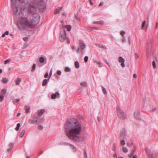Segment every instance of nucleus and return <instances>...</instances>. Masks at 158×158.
<instances>
[{"mask_svg":"<svg viewBox=\"0 0 158 158\" xmlns=\"http://www.w3.org/2000/svg\"><path fill=\"white\" fill-rule=\"evenodd\" d=\"M117 114L119 118L122 119L126 118L127 116L123 110L118 108L117 109Z\"/></svg>","mask_w":158,"mask_h":158,"instance_id":"5","label":"nucleus"},{"mask_svg":"<svg viewBox=\"0 0 158 158\" xmlns=\"http://www.w3.org/2000/svg\"><path fill=\"white\" fill-rule=\"evenodd\" d=\"M135 148H134V149H133L132 150L131 152V154L129 155V157L131 158V156L133 155L134 152H135Z\"/></svg>","mask_w":158,"mask_h":158,"instance_id":"25","label":"nucleus"},{"mask_svg":"<svg viewBox=\"0 0 158 158\" xmlns=\"http://www.w3.org/2000/svg\"><path fill=\"white\" fill-rule=\"evenodd\" d=\"M98 121L99 122L100 121V118L99 117H98Z\"/></svg>","mask_w":158,"mask_h":158,"instance_id":"63","label":"nucleus"},{"mask_svg":"<svg viewBox=\"0 0 158 158\" xmlns=\"http://www.w3.org/2000/svg\"><path fill=\"white\" fill-rule=\"evenodd\" d=\"M25 132L26 131L25 130H23L19 135V137L21 138L23 137V136Z\"/></svg>","mask_w":158,"mask_h":158,"instance_id":"23","label":"nucleus"},{"mask_svg":"<svg viewBox=\"0 0 158 158\" xmlns=\"http://www.w3.org/2000/svg\"><path fill=\"white\" fill-rule=\"evenodd\" d=\"M139 111H137V112H135L134 113V118L136 119H139Z\"/></svg>","mask_w":158,"mask_h":158,"instance_id":"14","label":"nucleus"},{"mask_svg":"<svg viewBox=\"0 0 158 158\" xmlns=\"http://www.w3.org/2000/svg\"><path fill=\"white\" fill-rule=\"evenodd\" d=\"M13 143H10L9 145V146L10 148H8L7 149V151L9 152L12 149V148L13 147Z\"/></svg>","mask_w":158,"mask_h":158,"instance_id":"20","label":"nucleus"},{"mask_svg":"<svg viewBox=\"0 0 158 158\" xmlns=\"http://www.w3.org/2000/svg\"><path fill=\"white\" fill-rule=\"evenodd\" d=\"M10 60V59H7L5 60L4 62V63L5 64H6L7 62H9Z\"/></svg>","mask_w":158,"mask_h":158,"instance_id":"48","label":"nucleus"},{"mask_svg":"<svg viewBox=\"0 0 158 158\" xmlns=\"http://www.w3.org/2000/svg\"><path fill=\"white\" fill-rule=\"evenodd\" d=\"M48 73H46L44 75V77L47 78L48 77Z\"/></svg>","mask_w":158,"mask_h":158,"instance_id":"54","label":"nucleus"},{"mask_svg":"<svg viewBox=\"0 0 158 158\" xmlns=\"http://www.w3.org/2000/svg\"><path fill=\"white\" fill-rule=\"evenodd\" d=\"M21 79L20 78H18L15 80V83L17 85H19L20 84V82L21 81Z\"/></svg>","mask_w":158,"mask_h":158,"instance_id":"22","label":"nucleus"},{"mask_svg":"<svg viewBox=\"0 0 158 158\" xmlns=\"http://www.w3.org/2000/svg\"><path fill=\"white\" fill-rule=\"evenodd\" d=\"M99 47L102 48H104L106 49H107V48H106L103 45H101L99 46Z\"/></svg>","mask_w":158,"mask_h":158,"instance_id":"46","label":"nucleus"},{"mask_svg":"<svg viewBox=\"0 0 158 158\" xmlns=\"http://www.w3.org/2000/svg\"><path fill=\"white\" fill-rule=\"evenodd\" d=\"M80 46L81 49V54L83 55L84 52V49L86 48L85 44L83 43H81L80 44Z\"/></svg>","mask_w":158,"mask_h":158,"instance_id":"11","label":"nucleus"},{"mask_svg":"<svg viewBox=\"0 0 158 158\" xmlns=\"http://www.w3.org/2000/svg\"><path fill=\"white\" fill-rule=\"evenodd\" d=\"M30 107L29 106L26 105L25 106L24 109L25 110V112L26 114H27L30 112Z\"/></svg>","mask_w":158,"mask_h":158,"instance_id":"16","label":"nucleus"},{"mask_svg":"<svg viewBox=\"0 0 158 158\" xmlns=\"http://www.w3.org/2000/svg\"><path fill=\"white\" fill-rule=\"evenodd\" d=\"M52 69H51V70L50 71V73H49V75L50 76H51L52 75Z\"/></svg>","mask_w":158,"mask_h":158,"instance_id":"62","label":"nucleus"},{"mask_svg":"<svg viewBox=\"0 0 158 158\" xmlns=\"http://www.w3.org/2000/svg\"><path fill=\"white\" fill-rule=\"evenodd\" d=\"M133 144V143L132 142H131L130 143H127V145L129 147H130L131 146H132Z\"/></svg>","mask_w":158,"mask_h":158,"instance_id":"45","label":"nucleus"},{"mask_svg":"<svg viewBox=\"0 0 158 158\" xmlns=\"http://www.w3.org/2000/svg\"><path fill=\"white\" fill-rule=\"evenodd\" d=\"M133 77L134 78H137V76L135 74H134L133 75Z\"/></svg>","mask_w":158,"mask_h":158,"instance_id":"64","label":"nucleus"},{"mask_svg":"<svg viewBox=\"0 0 158 158\" xmlns=\"http://www.w3.org/2000/svg\"><path fill=\"white\" fill-rule=\"evenodd\" d=\"M65 142H62L60 143H59V145H65Z\"/></svg>","mask_w":158,"mask_h":158,"instance_id":"53","label":"nucleus"},{"mask_svg":"<svg viewBox=\"0 0 158 158\" xmlns=\"http://www.w3.org/2000/svg\"><path fill=\"white\" fill-rule=\"evenodd\" d=\"M60 97L59 94L57 92H56L55 94H52L51 95V98L52 99H55L56 98H59Z\"/></svg>","mask_w":158,"mask_h":158,"instance_id":"12","label":"nucleus"},{"mask_svg":"<svg viewBox=\"0 0 158 158\" xmlns=\"http://www.w3.org/2000/svg\"><path fill=\"white\" fill-rule=\"evenodd\" d=\"M57 73L58 75H61V72L60 70H58L57 71Z\"/></svg>","mask_w":158,"mask_h":158,"instance_id":"55","label":"nucleus"},{"mask_svg":"<svg viewBox=\"0 0 158 158\" xmlns=\"http://www.w3.org/2000/svg\"><path fill=\"white\" fill-rule=\"evenodd\" d=\"M115 143H114L112 146V150L113 151H115Z\"/></svg>","mask_w":158,"mask_h":158,"instance_id":"40","label":"nucleus"},{"mask_svg":"<svg viewBox=\"0 0 158 158\" xmlns=\"http://www.w3.org/2000/svg\"><path fill=\"white\" fill-rule=\"evenodd\" d=\"M6 89H3L1 90V91L0 95L4 96L5 94L6 93Z\"/></svg>","mask_w":158,"mask_h":158,"instance_id":"18","label":"nucleus"},{"mask_svg":"<svg viewBox=\"0 0 158 158\" xmlns=\"http://www.w3.org/2000/svg\"><path fill=\"white\" fill-rule=\"evenodd\" d=\"M125 33V31H122L120 32V34L122 36H123L124 35Z\"/></svg>","mask_w":158,"mask_h":158,"instance_id":"44","label":"nucleus"},{"mask_svg":"<svg viewBox=\"0 0 158 158\" xmlns=\"http://www.w3.org/2000/svg\"><path fill=\"white\" fill-rule=\"evenodd\" d=\"M80 85L82 86H86L87 85V82L86 81L82 82L80 83Z\"/></svg>","mask_w":158,"mask_h":158,"instance_id":"30","label":"nucleus"},{"mask_svg":"<svg viewBox=\"0 0 158 158\" xmlns=\"http://www.w3.org/2000/svg\"><path fill=\"white\" fill-rule=\"evenodd\" d=\"M74 64L76 68H78L79 67V64L77 61H76L74 63Z\"/></svg>","mask_w":158,"mask_h":158,"instance_id":"26","label":"nucleus"},{"mask_svg":"<svg viewBox=\"0 0 158 158\" xmlns=\"http://www.w3.org/2000/svg\"><path fill=\"white\" fill-rule=\"evenodd\" d=\"M94 62H95L97 64H99V67H101V63H100V62L97 61L96 60H94Z\"/></svg>","mask_w":158,"mask_h":158,"instance_id":"43","label":"nucleus"},{"mask_svg":"<svg viewBox=\"0 0 158 158\" xmlns=\"http://www.w3.org/2000/svg\"><path fill=\"white\" fill-rule=\"evenodd\" d=\"M38 5L40 12H44L45 11L46 5L44 1L43 0L40 1L38 3Z\"/></svg>","mask_w":158,"mask_h":158,"instance_id":"6","label":"nucleus"},{"mask_svg":"<svg viewBox=\"0 0 158 158\" xmlns=\"http://www.w3.org/2000/svg\"><path fill=\"white\" fill-rule=\"evenodd\" d=\"M68 31H69L71 29V26L70 25H66L65 27Z\"/></svg>","mask_w":158,"mask_h":158,"instance_id":"29","label":"nucleus"},{"mask_svg":"<svg viewBox=\"0 0 158 158\" xmlns=\"http://www.w3.org/2000/svg\"><path fill=\"white\" fill-rule=\"evenodd\" d=\"M113 156L114 157H115L116 158H117V156L116 154H114L113 155Z\"/></svg>","mask_w":158,"mask_h":158,"instance_id":"60","label":"nucleus"},{"mask_svg":"<svg viewBox=\"0 0 158 158\" xmlns=\"http://www.w3.org/2000/svg\"><path fill=\"white\" fill-rule=\"evenodd\" d=\"M139 54L137 53H136L135 54V58H138L139 57Z\"/></svg>","mask_w":158,"mask_h":158,"instance_id":"49","label":"nucleus"},{"mask_svg":"<svg viewBox=\"0 0 158 158\" xmlns=\"http://www.w3.org/2000/svg\"><path fill=\"white\" fill-rule=\"evenodd\" d=\"M8 80L6 78H4L2 80V81L3 83H6L8 82Z\"/></svg>","mask_w":158,"mask_h":158,"instance_id":"27","label":"nucleus"},{"mask_svg":"<svg viewBox=\"0 0 158 158\" xmlns=\"http://www.w3.org/2000/svg\"><path fill=\"white\" fill-rule=\"evenodd\" d=\"M48 81L47 79H44L43 80L42 85L43 86H44L48 83Z\"/></svg>","mask_w":158,"mask_h":158,"instance_id":"24","label":"nucleus"},{"mask_svg":"<svg viewBox=\"0 0 158 158\" xmlns=\"http://www.w3.org/2000/svg\"><path fill=\"white\" fill-rule=\"evenodd\" d=\"M123 151L125 152H128V150L127 148L125 147H123Z\"/></svg>","mask_w":158,"mask_h":158,"instance_id":"35","label":"nucleus"},{"mask_svg":"<svg viewBox=\"0 0 158 158\" xmlns=\"http://www.w3.org/2000/svg\"><path fill=\"white\" fill-rule=\"evenodd\" d=\"M146 152L147 155L151 158H156V152L155 151L152 152L149 149L147 148Z\"/></svg>","mask_w":158,"mask_h":158,"instance_id":"7","label":"nucleus"},{"mask_svg":"<svg viewBox=\"0 0 158 158\" xmlns=\"http://www.w3.org/2000/svg\"><path fill=\"white\" fill-rule=\"evenodd\" d=\"M65 128L69 130L66 131V135L70 140L76 142L85 141V138L83 136H78L81 131V124L75 118L68 120L65 123Z\"/></svg>","mask_w":158,"mask_h":158,"instance_id":"2","label":"nucleus"},{"mask_svg":"<svg viewBox=\"0 0 158 158\" xmlns=\"http://www.w3.org/2000/svg\"><path fill=\"white\" fill-rule=\"evenodd\" d=\"M93 23L95 24H99L103 25L104 24V21H94L93 22Z\"/></svg>","mask_w":158,"mask_h":158,"instance_id":"19","label":"nucleus"},{"mask_svg":"<svg viewBox=\"0 0 158 158\" xmlns=\"http://www.w3.org/2000/svg\"><path fill=\"white\" fill-rule=\"evenodd\" d=\"M44 121V119L43 118H41L40 119V121L38 124L41 123Z\"/></svg>","mask_w":158,"mask_h":158,"instance_id":"50","label":"nucleus"},{"mask_svg":"<svg viewBox=\"0 0 158 158\" xmlns=\"http://www.w3.org/2000/svg\"><path fill=\"white\" fill-rule=\"evenodd\" d=\"M125 144V141L124 139H122L121 141V144L122 145H124Z\"/></svg>","mask_w":158,"mask_h":158,"instance_id":"37","label":"nucleus"},{"mask_svg":"<svg viewBox=\"0 0 158 158\" xmlns=\"http://www.w3.org/2000/svg\"><path fill=\"white\" fill-rule=\"evenodd\" d=\"M88 57L87 56H86L85 57L84 60L85 62H87L88 61Z\"/></svg>","mask_w":158,"mask_h":158,"instance_id":"42","label":"nucleus"},{"mask_svg":"<svg viewBox=\"0 0 158 158\" xmlns=\"http://www.w3.org/2000/svg\"><path fill=\"white\" fill-rule=\"evenodd\" d=\"M70 146L71 149L73 150V152H76L77 150V149L73 145L71 144H70Z\"/></svg>","mask_w":158,"mask_h":158,"instance_id":"21","label":"nucleus"},{"mask_svg":"<svg viewBox=\"0 0 158 158\" xmlns=\"http://www.w3.org/2000/svg\"><path fill=\"white\" fill-rule=\"evenodd\" d=\"M145 21H144L142 23V24L141 25V29H143V28L144 27V26L145 25Z\"/></svg>","mask_w":158,"mask_h":158,"instance_id":"39","label":"nucleus"},{"mask_svg":"<svg viewBox=\"0 0 158 158\" xmlns=\"http://www.w3.org/2000/svg\"><path fill=\"white\" fill-rule=\"evenodd\" d=\"M62 7L61 6L60 7H59L58 8L56 9L54 11V14H58L60 11L62 10Z\"/></svg>","mask_w":158,"mask_h":158,"instance_id":"17","label":"nucleus"},{"mask_svg":"<svg viewBox=\"0 0 158 158\" xmlns=\"http://www.w3.org/2000/svg\"><path fill=\"white\" fill-rule=\"evenodd\" d=\"M158 27V23L156 22V26L155 27L156 29H157Z\"/></svg>","mask_w":158,"mask_h":158,"instance_id":"59","label":"nucleus"},{"mask_svg":"<svg viewBox=\"0 0 158 158\" xmlns=\"http://www.w3.org/2000/svg\"><path fill=\"white\" fill-rule=\"evenodd\" d=\"M11 7L14 14L16 15H19L20 13L22 14L23 11L27 9L26 5L21 6L16 2V0H11Z\"/></svg>","mask_w":158,"mask_h":158,"instance_id":"3","label":"nucleus"},{"mask_svg":"<svg viewBox=\"0 0 158 158\" xmlns=\"http://www.w3.org/2000/svg\"><path fill=\"white\" fill-rule=\"evenodd\" d=\"M118 61L119 62H121V66L123 67H125L124 59L121 56H120L118 58Z\"/></svg>","mask_w":158,"mask_h":158,"instance_id":"10","label":"nucleus"},{"mask_svg":"<svg viewBox=\"0 0 158 158\" xmlns=\"http://www.w3.org/2000/svg\"><path fill=\"white\" fill-rule=\"evenodd\" d=\"M78 15H74V18L76 19H77Z\"/></svg>","mask_w":158,"mask_h":158,"instance_id":"61","label":"nucleus"},{"mask_svg":"<svg viewBox=\"0 0 158 158\" xmlns=\"http://www.w3.org/2000/svg\"><path fill=\"white\" fill-rule=\"evenodd\" d=\"M23 40L25 41H28V38L27 37H25L23 38Z\"/></svg>","mask_w":158,"mask_h":158,"instance_id":"47","label":"nucleus"},{"mask_svg":"<svg viewBox=\"0 0 158 158\" xmlns=\"http://www.w3.org/2000/svg\"><path fill=\"white\" fill-rule=\"evenodd\" d=\"M65 72H70L71 69L69 67H66L64 70Z\"/></svg>","mask_w":158,"mask_h":158,"instance_id":"34","label":"nucleus"},{"mask_svg":"<svg viewBox=\"0 0 158 158\" xmlns=\"http://www.w3.org/2000/svg\"><path fill=\"white\" fill-rule=\"evenodd\" d=\"M84 155L85 156V158H87L86 152L85 150L84 149Z\"/></svg>","mask_w":158,"mask_h":158,"instance_id":"38","label":"nucleus"},{"mask_svg":"<svg viewBox=\"0 0 158 158\" xmlns=\"http://www.w3.org/2000/svg\"><path fill=\"white\" fill-rule=\"evenodd\" d=\"M43 128V127L41 125H39L38 127V129L39 130H41Z\"/></svg>","mask_w":158,"mask_h":158,"instance_id":"51","label":"nucleus"},{"mask_svg":"<svg viewBox=\"0 0 158 158\" xmlns=\"http://www.w3.org/2000/svg\"><path fill=\"white\" fill-rule=\"evenodd\" d=\"M39 62L41 63L46 64V63L47 60L46 58L45 59L43 56H41L40 57L39 59Z\"/></svg>","mask_w":158,"mask_h":158,"instance_id":"13","label":"nucleus"},{"mask_svg":"<svg viewBox=\"0 0 158 158\" xmlns=\"http://www.w3.org/2000/svg\"><path fill=\"white\" fill-rule=\"evenodd\" d=\"M102 91L103 92V93H104V94L106 95L107 94V91H106V89H105V88L103 86H102Z\"/></svg>","mask_w":158,"mask_h":158,"instance_id":"28","label":"nucleus"},{"mask_svg":"<svg viewBox=\"0 0 158 158\" xmlns=\"http://www.w3.org/2000/svg\"><path fill=\"white\" fill-rule=\"evenodd\" d=\"M66 31L65 30L61 31L60 32V36L59 38V40L61 42H63L64 41L69 44L70 43V41L68 37L66 35Z\"/></svg>","mask_w":158,"mask_h":158,"instance_id":"4","label":"nucleus"},{"mask_svg":"<svg viewBox=\"0 0 158 158\" xmlns=\"http://www.w3.org/2000/svg\"><path fill=\"white\" fill-rule=\"evenodd\" d=\"M128 41L129 44V45H130L131 44V42H130V37H128Z\"/></svg>","mask_w":158,"mask_h":158,"instance_id":"57","label":"nucleus"},{"mask_svg":"<svg viewBox=\"0 0 158 158\" xmlns=\"http://www.w3.org/2000/svg\"><path fill=\"white\" fill-rule=\"evenodd\" d=\"M122 41L123 42H124L125 41V38L124 37L122 39Z\"/></svg>","mask_w":158,"mask_h":158,"instance_id":"56","label":"nucleus"},{"mask_svg":"<svg viewBox=\"0 0 158 158\" xmlns=\"http://www.w3.org/2000/svg\"><path fill=\"white\" fill-rule=\"evenodd\" d=\"M89 2L90 4L92 6H93L94 5V4L92 1V0H89Z\"/></svg>","mask_w":158,"mask_h":158,"instance_id":"52","label":"nucleus"},{"mask_svg":"<svg viewBox=\"0 0 158 158\" xmlns=\"http://www.w3.org/2000/svg\"><path fill=\"white\" fill-rule=\"evenodd\" d=\"M152 64L153 65V67L154 69H155L156 67V62L154 60L152 62Z\"/></svg>","mask_w":158,"mask_h":158,"instance_id":"33","label":"nucleus"},{"mask_svg":"<svg viewBox=\"0 0 158 158\" xmlns=\"http://www.w3.org/2000/svg\"><path fill=\"white\" fill-rule=\"evenodd\" d=\"M20 124L19 123H18L17 124V126L15 128V130L16 131H17L19 130V127H20Z\"/></svg>","mask_w":158,"mask_h":158,"instance_id":"31","label":"nucleus"},{"mask_svg":"<svg viewBox=\"0 0 158 158\" xmlns=\"http://www.w3.org/2000/svg\"><path fill=\"white\" fill-rule=\"evenodd\" d=\"M80 50V48H78L77 49V52L78 53H79V50Z\"/></svg>","mask_w":158,"mask_h":158,"instance_id":"58","label":"nucleus"},{"mask_svg":"<svg viewBox=\"0 0 158 158\" xmlns=\"http://www.w3.org/2000/svg\"><path fill=\"white\" fill-rule=\"evenodd\" d=\"M38 121V117L33 115L32 116V119H30L29 123L30 124H34Z\"/></svg>","mask_w":158,"mask_h":158,"instance_id":"9","label":"nucleus"},{"mask_svg":"<svg viewBox=\"0 0 158 158\" xmlns=\"http://www.w3.org/2000/svg\"><path fill=\"white\" fill-rule=\"evenodd\" d=\"M20 101L19 99H15L13 101V102L14 104L15 102H18Z\"/></svg>","mask_w":158,"mask_h":158,"instance_id":"36","label":"nucleus"},{"mask_svg":"<svg viewBox=\"0 0 158 158\" xmlns=\"http://www.w3.org/2000/svg\"><path fill=\"white\" fill-rule=\"evenodd\" d=\"M37 8L34 2L30 3L28 5V12L33 15L30 20L26 17H21L19 19L17 23L19 29L20 30H27L28 28H32L40 21L39 15L36 13Z\"/></svg>","mask_w":158,"mask_h":158,"instance_id":"1","label":"nucleus"},{"mask_svg":"<svg viewBox=\"0 0 158 158\" xmlns=\"http://www.w3.org/2000/svg\"><path fill=\"white\" fill-rule=\"evenodd\" d=\"M4 96L2 95H0V102H2L3 101Z\"/></svg>","mask_w":158,"mask_h":158,"instance_id":"41","label":"nucleus"},{"mask_svg":"<svg viewBox=\"0 0 158 158\" xmlns=\"http://www.w3.org/2000/svg\"><path fill=\"white\" fill-rule=\"evenodd\" d=\"M38 116L39 117L41 116L45 112V110L44 109H41L40 111H38Z\"/></svg>","mask_w":158,"mask_h":158,"instance_id":"15","label":"nucleus"},{"mask_svg":"<svg viewBox=\"0 0 158 158\" xmlns=\"http://www.w3.org/2000/svg\"><path fill=\"white\" fill-rule=\"evenodd\" d=\"M126 132L125 128H123L121 130L120 132V137L123 139H125L126 138Z\"/></svg>","mask_w":158,"mask_h":158,"instance_id":"8","label":"nucleus"},{"mask_svg":"<svg viewBox=\"0 0 158 158\" xmlns=\"http://www.w3.org/2000/svg\"><path fill=\"white\" fill-rule=\"evenodd\" d=\"M36 68V64H33L32 66V67L31 69V71L32 72L35 71V69Z\"/></svg>","mask_w":158,"mask_h":158,"instance_id":"32","label":"nucleus"}]
</instances>
